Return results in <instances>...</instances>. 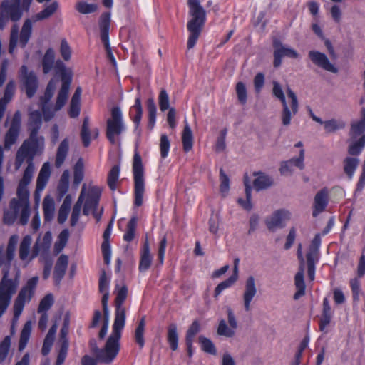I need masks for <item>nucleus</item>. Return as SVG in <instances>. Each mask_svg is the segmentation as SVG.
<instances>
[{
    "instance_id": "f257e3e1",
    "label": "nucleus",
    "mask_w": 365,
    "mask_h": 365,
    "mask_svg": "<svg viewBox=\"0 0 365 365\" xmlns=\"http://www.w3.org/2000/svg\"><path fill=\"white\" fill-rule=\"evenodd\" d=\"M44 149V138L36 140L29 137L17 150L14 162L15 169L19 170L24 163H27V166L18 183L16 197L11 198L9 209L4 212L3 220L5 224L13 225L17 219L22 225L28 223L31 214L29 185L35 172L33 161L35 156L43 153Z\"/></svg>"
},
{
    "instance_id": "f03ea898",
    "label": "nucleus",
    "mask_w": 365,
    "mask_h": 365,
    "mask_svg": "<svg viewBox=\"0 0 365 365\" xmlns=\"http://www.w3.org/2000/svg\"><path fill=\"white\" fill-rule=\"evenodd\" d=\"M101 195V190L98 187L89 186L84 184L82 187L81 194L76 202L71 217V225L75 226L80 217L81 207L83 204V213L88 215L92 212L97 222L100 221L103 209L98 208V202Z\"/></svg>"
},
{
    "instance_id": "7ed1b4c3",
    "label": "nucleus",
    "mask_w": 365,
    "mask_h": 365,
    "mask_svg": "<svg viewBox=\"0 0 365 365\" xmlns=\"http://www.w3.org/2000/svg\"><path fill=\"white\" fill-rule=\"evenodd\" d=\"M42 68L44 74H48L53 69L56 74L61 76V87L56 98V110L61 109L66 104L71 83V71L66 69L61 60L55 61V51L53 48L46 50L42 58Z\"/></svg>"
},
{
    "instance_id": "20e7f679",
    "label": "nucleus",
    "mask_w": 365,
    "mask_h": 365,
    "mask_svg": "<svg viewBox=\"0 0 365 365\" xmlns=\"http://www.w3.org/2000/svg\"><path fill=\"white\" fill-rule=\"evenodd\" d=\"M124 327V324L113 322L112 333L106 340L104 346L99 349L97 346H95L93 348L96 360L88 356H85L82 359V365H97V362L106 364H110L119 353L121 331Z\"/></svg>"
},
{
    "instance_id": "39448f33",
    "label": "nucleus",
    "mask_w": 365,
    "mask_h": 365,
    "mask_svg": "<svg viewBox=\"0 0 365 365\" xmlns=\"http://www.w3.org/2000/svg\"><path fill=\"white\" fill-rule=\"evenodd\" d=\"M124 327V324L113 322L112 333L106 340L104 346L99 349L97 346H95L93 348L96 360L88 356H85L82 359V365H97V362L106 364H110L119 353L121 331Z\"/></svg>"
},
{
    "instance_id": "423d86ee",
    "label": "nucleus",
    "mask_w": 365,
    "mask_h": 365,
    "mask_svg": "<svg viewBox=\"0 0 365 365\" xmlns=\"http://www.w3.org/2000/svg\"><path fill=\"white\" fill-rule=\"evenodd\" d=\"M272 85V94L280 101L282 105V110L280 115L282 124L286 127L289 126L291 124L292 117H294L299 110V102L297 95L287 86L286 92L288 100H287L280 83L274 81Z\"/></svg>"
},
{
    "instance_id": "0eeeda50",
    "label": "nucleus",
    "mask_w": 365,
    "mask_h": 365,
    "mask_svg": "<svg viewBox=\"0 0 365 365\" xmlns=\"http://www.w3.org/2000/svg\"><path fill=\"white\" fill-rule=\"evenodd\" d=\"M189 14L192 17L187 23V30L190 36L187 40L188 49L192 48L200 36V32L205 24L206 13L200 4L199 0H189Z\"/></svg>"
},
{
    "instance_id": "6e6552de",
    "label": "nucleus",
    "mask_w": 365,
    "mask_h": 365,
    "mask_svg": "<svg viewBox=\"0 0 365 365\" xmlns=\"http://www.w3.org/2000/svg\"><path fill=\"white\" fill-rule=\"evenodd\" d=\"M39 282L38 276L27 279L22 286L14 303V320L18 321L26 304L29 303L35 294Z\"/></svg>"
},
{
    "instance_id": "1a4fd4ad",
    "label": "nucleus",
    "mask_w": 365,
    "mask_h": 365,
    "mask_svg": "<svg viewBox=\"0 0 365 365\" xmlns=\"http://www.w3.org/2000/svg\"><path fill=\"white\" fill-rule=\"evenodd\" d=\"M21 272L19 269H15L14 277L5 269L0 281V302L9 307L12 297L16 294L19 285Z\"/></svg>"
},
{
    "instance_id": "9d476101",
    "label": "nucleus",
    "mask_w": 365,
    "mask_h": 365,
    "mask_svg": "<svg viewBox=\"0 0 365 365\" xmlns=\"http://www.w3.org/2000/svg\"><path fill=\"white\" fill-rule=\"evenodd\" d=\"M125 130L123 114L118 107L111 110V117L107 120L106 136L112 144H116L118 137Z\"/></svg>"
},
{
    "instance_id": "9b49d317",
    "label": "nucleus",
    "mask_w": 365,
    "mask_h": 365,
    "mask_svg": "<svg viewBox=\"0 0 365 365\" xmlns=\"http://www.w3.org/2000/svg\"><path fill=\"white\" fill-rule=\"evenodd\" d=\"M133 177L135 181V205L138 207L143 204V197L145 191L143 178V168L141 158L139 154L135 153L133 165Z\"/></svg>"
},
{
    "instance_id": "f8f14e48",
    "label": "nucleus",
    "mask_w": 365,
    "mask_h": 365,
    "mask_svg": "<svg viewBox=\"0 0 365 365\" xmlns=\"http://www.w3.org/2000/svg\"><path fill=\"white\" fill-rule=\"evenodd\" d=\"M21 16L20 0L4 1L0 7V29H4L9 19L16 21L21 19Z\"/></svg>"
},
{
    "instance_id": "ddd939ff",
    "label": "nucleus",
    "mask_w": 365,
    "mask_h": 365,
    "mask_svg": "<svg viewBox=\"0 0 365 365\" xmlns=\"http://www.w3.org/2000/svg\"><path fill=\"white\" fill-rule=\"evenodd\" d=\"M116 297L115 299V311L114 323L125 324L126 309L123 305L128 295V288L125 285L116 284L115 288Z\"/></svg>"
},
{
    "instance_id": "4468645a",
    "label": "nucleus",
    "mask_w": 365,
    "mask_h": 365,
    "mask_svg": "<svg viewBox=\"0 0 365 365\" xmlns=\"http://www.w3.org/2000/svg\"><path fill=\"white\" fill-rule=\"evenodd\" d=\"M18 242V237L12 235L8 242L6 247L0 246V269L2 268V274H4L5 269L10 273L11 262L15 256L16 247Z\"/></svg>"
},
{
    "instance_id": "2eb2a0df",
    "label": "nucleus",
    "mask_w": 365,
    "mask_h": 365,
    "mask_svg": "<svg viewBox=\"0 0 365 365\" xmlns=\"http://www.w3.org/2000/svg\"><path fill=\"white\" fill-rule=\"evenodd\" d=\"M290 219L291 212L289 210L282 209L276 210L269 216L265 220V224L269 231L274 232L277 229L284 227Z\"/></svg>"
},
{
    "instance_id": "dca6fc26",
    "label": "nucleus",
    "mask_w": 365,
    "mask_h": 365,
    "mask_svg": "<svg viewBox=\"0 0 365 365\" xmlns=\"http://www.w3.org/2000/svg\"><path fill=\"white\" fill-rule=\"evenodd\" d=\"M21 123V113L16 111L13 116L10 128L4 137V149L9 150L16 143L20 133Z\"/></svg>"
},
{
    "instance_id": "f3484780",
    "label": "nucleus",
    "mask_w": 365,
    "mask_h": 365,
    "mask_svg": "<svg viewBox=\"0 0 365 365\" xmlns=\"http://www.w3.org/2000/svg\"><path fill=\"white\" fill-rule=\"evenodd\" d=\"M50 176L51 165L48 162H46L43 164L36 180V187L34 192V200L36 207H38L39 205L41 192L46 187L49 180Z\"/></svg>"
},
{
    "instance_id": "a211bd4d",
    "label": "nucleus",
    "mask_w": 365,
    "mask_h": 365,
    "mask_svg": "<svg viewBox=\"0 0 365 365\" xmlns=\"http://www.w3.org/2000/svg\"><path fill=\"white\" fill-rule=\"evenodd\" d=\"M19 76L26 95L29 98L32 97L38 88L36 76L33 71H29L26 66H22L20 69Z\"/></svg>"
},
{
    "instance_id": "6ab92c4d",
    "label": "nucleus",
    "mask_w": 365,
    "mask_h": 365,
    "mask_svg": "<svg viewBox=\"0 0 365 365\" xmlns=\"http://www.w3.org/2000/svg\"><path fill=\"white\" fill-rule=\"evenodd\" d=\"M274 46V66L279 67L282 63V58L284 56L290 58H298L299 53L293 48L283 45L280 41L275 40Z\"/></svg>"
},
{
    "instance_id": "aec40b11",
    "label": "nucleus",
    "mask_w": 365,
    "mask_h": 365,
    "mask_svg": "<svg viewBox=\"0 0 365 365\" xmlns=\"http://www.w3.org/2000/svg\"><path fill=\"white\" fill-rule=\"evenodd\" d=\"M309 58L314 65L327 71L333 73L338 72L336 66L330 62L328 57L323 53L317 51H310L309 52Z\"/></svg>"
},
{
    "instance_id": "412c9836",
    "label": "nucleus",
    "mask_w": 365,
    "mask_h": 365,
    "mask_svg": "<svg viewBox=\"0 0 365 365\" xmlns=\"http://www.w3.org/2000/svg\"><path fill=\"white\" fill-rule=\"evenodd\" d=\"M257 292L255 279L253 276H249L245 284V289L242 294V300L245 310L249 312L251 309V302Z\"/></svg>"
},
{
    "instance_id": "4be33fe9",
    "label": "nucleus",
    "mask_w": 365,
    "mask_h": 365,
    "mask_svg": "<svg viewBox=\"0 0 365 365\" xmlns=\"http://www.w3.org/2000/svg\"><path fill=\"white\" fill-rule=\"evenodd\" d=\"M42 125V115L38 110L31 112L29 118V130L30 131L29 138L40 140L44 138L43 136L38 135V132Z\"/></svg>"
},
{
    "instance_id": "5701e85b",
    "label": "nucleus",
    "mask_w": 365,
    "mask_h": 365,
    "mask_svg": "<svg viewBox=\"0 0 365 365\" xmlns=\"http://www.w3.org/2000/svg\"><path fill=\"white\" fill-rule=\"evenodd\" d=\"M32 242V238L29 235L25 236L20 244L19 247V257L22 261L30 262L32 259L36 257L38 255L37 245L34 247V251L30 255V247Z\"/></svg>"
},
{
    "instance_id": "b1692460",
    "label": "nucleus",
    "mask_w": 365,
    "mask_h": 365,
    "mask_svg": "<svg viewBox=\"0 0 365 365\" xmlns=\"http://www.w3.org/2000/svg\"><path fill=\"white\" fill-rule=\"evenodd\" d=\"M329 192L324 188L319 191L314 199L313 204V216L317 217L319 213L322 212L328 205Z\"/></svg>"
},
{
    "instance_id": "393cba45",
    "label": "nucleus",
    "mask_w": 365,
    "mask_h": 365,
    "mask_svg": "<svg viewBox=\"0 0 365 365\" xmlns=\"http://www.w3.org/2000/svg\"><path fill=\"white\" fill-rule=\"evenodd\" d=\"M68 256L64 254L61 255L57 259L53 271V279L56 283H60L63 278L68 268Z\"/></svg>"
},
{
    "instance_id": "a878e982",
    "label": "nucleus",
    "mask_w": 365,
    "mask_h": 365,
    "mask_svg": "<svg viewBox=\"0 0 365 365\" xmlns=\"http://www.w3.org/2000/svg\"><path fill=\"white\" fill-rule=\"evenodd\" d=\"M110 14L103 13L101 16L99 26L101 30V38L104 43L105 47L108 48L109 29L110 25Z\"/></svg>"
},
{
    "instance_id": "bb28decb",
    "label": "nucleus",
    "mask_w": 365,
    "mask_h": 365,
    "mask_svg": "<svg viewBox=\"0 0 365 365\" xmlns=\"http://www.w3.org/2000/svg\"><path fill=\"white\" fill-rule=\"evenodd\" d=\"M153 260L150 251V247L148 240H145L140 255V260L139 263L140 272L147 271L151 264Z\"/></svg>"
},
{
    "instance_id": "cd10ccee",
    "label": "nucleus",
    "mask_w": 365,
    "mask_h": 365,
    "mask_svg": "<svg viewBox=\"0 0 365 365\" xmlns=\"http://www.w3.org/2000/svg\"><path fill=\"white\" fill-rule=\"evenodd\" d=\"M69 150V140L68 138L63 139L59 144L55 159V166L60 168L64 163Z\"/></svg>"
},
{
    "instance_id": "c85d7f7f",
    "label": "nucleus",
    "mask_w": 365,
    "mask_h": 365,
    "mask_svg": "<svg viewBox=\"0 0 365 365\" xmlns=\"http://www.w3.org/2000/svg\"><path fill=\"white\" fill-rule=\"evenodd\" d=\"M81 88H77L75 91L74 94L72 96L68 113L71 118H76L78 116L81 110Z\"/></svg>"
},
{
    "instance_id": "c756f323",
    "label": "nucleus",
    "mask_w": 365,
    "mask_h": 365,
    "mask_svg": "<svg viewBox=\"0 0 365 365\" xmlns=\"http://www.w3.org/2000/svg\"><path fill=\"white\" fill-rule=\"evenodd\" d=\"M273 185V179L264 173H259L253 181L256 190L259 191L269 188Z\"/></svg>"
},
{
    "instance_id": "7c9ffc66",
    "label": "nucleus",
    "mask_w": 365,
    "mask_h": 365,
    "mask_svg": "<svg viewBox=\"0 0 365 365\" xmlns=\"http://www.w3.org/2000/svg\"><path fill=\"white\" fill-rule=\"evenodd\" d=\"M182 142L183 149L185 152L190 151L193 145V135L192 131L187 121L185 120V127L182 134Z\"/></svg>"
},
{
    "instance_id": "2f4dec72",
    "label": "nucleus",
    "mask_w": 365,
    "mask_h": 365,
    "mask_svg": "<svg viewBox=\"0 0 365 365\" xmlns=\"http://www.w3.org/2000/svg\"><path fill=\"white\" fill-rule=\"evenodd\" d=\"M294 284L297 291L294 294V298L298 299L305 294L306 286L304 281V267L302 265H301L299 271L295 275Z\"/></svg>"
},
{
    "instance_id": "473e14b6",
    "label": "nucleus",
    "mask_w": 365,
    "mask_h": 365,
    "mask_svg": "<svg viewBox=\"0 0 365 365\" xmlns=\"http://www.w3.org/2000/svg\"><path fill=\"white\" fill-rule=\"evenodd\" d=\"M43 210L45 220H51L55 213V202L53 197L50 195H46L44 197L43 201Z\"/></svg>"
},
{
    "instance_id": "72a5a7b5",
    "label": "nucleus",
    "mask_w": 365,
    "mask_h": 365,
    "mask_svg": "<svg viewBox=\"0 0 365 365\" xmlns=\"http://www.w3.org/2000/svg\"><path fill=\"white\" fill-rule=\"evenodd\" d=\"M32 329V324L31 321H28L25 323L20 336L19 349L20 351H23L30 339L31 332Z\"/></svg>"
},
{
    "instance_id": "f704fd0d",
    "label": "nucleus",
    "mask_w": 365,
    "mask_h": 365,
    "mask_svg": "<svg viewBox=\"0 0 365 365\" xmlns=\"http://www.w3.org/2000/svg\"><path fill=\"white\" fill-rule=\"evenodd\" d=\"M130 115H131L135 125L138 126L140 123L143 115V108L140 96L136 97L135 104L130 109Z\"/></svg>"
},
{
    "instance_id": "c9c22d12",
    "label": "nucleus",
    "mask_w": 365,
    "mask_h": 365,
    "mask_svg": "<svg viewBox=\"0 0 365 365\" xmlns=\"http://www.w3.org/2000/svg\"><path fill=\"white\" fill-rule=\"evenodd\" d=\"M69 238V232L67 229L62 230L53 246V252L55 255L59 254L66 247Z\"/></svg>"
},
{
    "instance_id": "e433bc0d",
    "label": "nucleus",
    "mask_w": 365,
    "mask_h": 365,
    "mask_svg": "<svg viewBox=\"0 0 365 365\" xmlns=\"http://www.w3.org/2000/svg\"><path fill=\"white\" fill-rule=\"evenodd\" d=\"M58 83L56 79L52 78L48 83L45 93L43 96L41 97L40 103L48 104L53 96L56 88Z\"/></svg>"
},
{
    "instance_id": "4c0bfd02",
    "label": "nucleus",
    "mask_w": 365,
    "mask_h": 365,
    "mask_svg": "<svg viewBox=\"0 0 365 365\" xmlns=\"http://www.w3.org/2000/svg\"><path fill=\"white\" fill-rule=\"evenodd\" d=\"M168 342L173 351L177 350L178 346V335L177 326L175 324H171L168 327Z\"/></svg>"
},
{
    "instance_id": "58836bf2",
    "label": "nucleus",
    "mask_w": 365,
    "mask_h": 365,
    "mask_svg": "<svg viewBox=\"0 0 365 365\" xmlns=\"http://www.w3.org/2000/svg\"><path fill=\"white\" fill-rule=\"evenodd\" d=\"M81 138L83 145L85 147H88L90 145L91 140V132L90 130L88 117H86L83 119L81 130Z\"/></svg>"
},
{
    "instance_id": "ea45409f",
    "label": "nucleus",
    "mask_w": 365,
    "mask_h": 365,
    "mask_svg": "<svg viewBox=\"0 0 365 365\" xmlns=\"http://www.w3.org/2000/svg\"><path fill=\"white\" fill-rule=\"evenodd\" d=\"M359 160L356 158L348 157L344 160V170L345 173L352 178L355 170L359 165Z\"/></svg>"
},
{
    "instance_id": "a19ab883",
    "label": "nucleus",
    "mask_w": 365,
    "mask_h": 365,
    "mask_svg": "<svg viewBox=\"0 0 365 365\" xmlns=\"http://www.w3.org/2000/svg\"><path fill=\"white\" fill-rule=\"evenodd\" d=\"M58 8V4L56 1L48 5L43 11L34 16L35 21L43 20L51 16Z\"/></svg>"
},
{
    "instance_id": "79ce46f5",
    "label": "nucleus",
    "mask_w": 365,
    "mask_h": 365,
    "mask_svg": "<svg viewBox=\"0 0 365 365\" xmlns=\"http://www.w3.org/2000/svg\"><path fill=\"white\" fill-rule=\"evenodd\" d=\"M365 131V109L362 110V118L351 124V135L356 138Z\"/></svg>"
},
{
    "instance_id": "37998d69",
    "label": "nucleus",
    "mask_w": 365,
    "mask_h": 365,
    "mask_svg": "<svg viewBox=\"0 0 365 365\" xmlns=\"http://www.w3.org/2000/svg\"><path fill=\"white\" fill-rule=\"evenodd\" d=\"M69 171L66 170L63 172L58 185V192L61 197H63L68 190L69 187Z\"/></svg>"
},
{
    "instance_id": "c03bdc74",
    "label": "nucleus",
    "mask_w": 365,
    "mask_h": 365,
    "mask_svg": "<svg viewBox=\"0 0 365 365\" xmlns=\"http://www.w3.org/2000/svg\"><path fill=\"white\" fill-rule=\"evenodd\" d=\"M32 31V24L30 20H26L21 29L20 34V44L24 47L27 43Z\"/></svg>"
},
{
    "instance_id": "a18cd8bd",
    "label": "nucleus",
    "mask_w": 365,
    "mask_h": 365,
    "mask_svg": "<svg viewBox=\"0 0 365 365\" xmlns=\"http://www.w3.org/2000/svg\"><path fill=\"white\" fill-rule=\"evenodd\" d=\"M235 329L230 325L228 326L225 319H221L219 322L217 332L220 336L230 338L235 336Z\"/></svg>"
},
{
    "instance_id": "49530a36",
    "label": "nucleus",
    "mask_w": 365,
    "mask_h": 365,
    "mask_svg": "<svg viewBox=\"0 0 365 365\" xmlns=\"http://www.w3.org/2000/svg\"><path fill=\"white\" fill-rule=\"evenodd\" d=\"M145 318L143 317L140 321L138 323V327L135 329V339L136 343L139 345L140 348H143L145 344L144 341V331H145Z\"/></svg>"
},
{
    "instance_id": "de8ad7c7",
    "label": "nucleus",
    "mask_w": 365,
    "mask_h": 365,
    "mask_svg": "<svg viewBox=\"0 0 365 365\" xmlns=\"http://www.w3.org/2000/svg\"><path fill=\"white\" fill-rule=\"evenodd\" d=\"M147 108L148 111V126L152 129L155 124L157 111L156 106L153 99L150 98L148 100Z\"/></svg>"
},
{
    "instance_id": "09e8293b",
    "label": "nucleus",
    "mask_w": 365,
    "mask_h": 365,
    "mask_svg": "<svg viewBox=\"0 0 365 365\" xmlns=\"http://www.w3.org/2000/svg\"><path fill=\"white\" fill-rule=\"evenodd\" d=\"M324 127L327 133H334L345 127V123L342 120L331 119L324 123Z\"/></svg>"
},
{
    "instance_id": "8fccbe9b",
    "label": "nucleus",
    "mask_w": 365,
    "mask_h": 365,
    "mask_svg": "<svg viewBox=\"0 0 365 365\" xmlns=\"http://www.w3.org/2000/svg\"><path fill=\"white\" fill-rule=\"evenodd\" d=\"M120 169L118 166H113L110 170L108 175V185L112 190H115L117 187V182L119 178Z\"/></svg>"
},
{
    "instance_id": "3c124183",
    "label": "nucleus",
    "mask_w": 365,
    "mask_h": 365,
    "mask_svg": "<svg viewBox=\"0 0 365 365\" xmlns=\"http://www.w3.org/2000/svg\"><path fill=\"white\" fill-rule=\"evenodd\" d=\"M138 219L136 217H133L127 225V230L123 235L124 240L130 242L135 237V232L137 225Z\"/></svg>"
},
{
    "instance_id": "603ef678",
    "label": "nucleus",
    "mask_w": 365,
    "mask_h": 365,
    "mask_svg": "<svg viewBox=\"0 0 365 365\" xmlns=\"http://www.w3.org/2000/svg\"><path fill=\"white\" fill-rule=\"evenodd\" d=\"M76 9L83 14L95 12L98 9L96 4H88L85 1H79L76 4Z\"/></svg>"
},
{
    "instance_id": "864d4df0",
    "label": "nucleus",
    "mask_w": 365,
    "mask_h": 365,
    "mask_svg": "<svg viewBox=\"0 0 365 365\" xmlns=\"http://www.w3.org/2000/svg\"><path fill=\"white\" fill-rule=\"evenodd\" d=\"M200 331V324L195 321L188 329L186 334V344L190 348L195 335Z\"/></svg>"
},
{
    "instance_id": "5fc2aeb1",
    "label": "nucleus",
    "mask_w": 365,
    "mask_h": 365,
    "mask_svg": "<svg viewBox=\"0 0 365 365\" xmlns=\"http://www.w3.org/2000/svg\"><path fill=\"white\" fill-rule=\"evenodd\" d=\"M365 147V134L358 140L353 142L349 148V153L352 155H359Z\"/></svg>"
},
{
    "instance_id": "6e6d98bb",
    "label": "nucleus",
    "mask_w": 365,
    "mask_h": 365,
    "mask_svg": "<svg viewBox=\"0 0 365 365\" xmlns=\"http://www.w3.org/2000/svg\"><path fill=\"white\" fill-rule=\"evenodd\" d=\"M109 284L110 279L107 277L106 272H103L99 279V290L103 294L102 297H104L106 294L107 301H108L109 298Z\"/></svg>"
},
{
    "instance_id": "4d7b16f0",
    "label": "nucleus",
    "mask_w": 365,
    "mask_h": 365,
    "mask_svg": "<svg viewBox=\"0 0 365 365\" xmlns=\"http://www.w3.org/2000/svg\"><path fill=\"white\" fill-rule=\"evenodd\" d=\"M53 297L51 294H46L40 302L38 312H46L52 307Z\"/></svg>"
},
{
    "instance_id": "13d9d810",
    "label": "nucleus",
    "mask_w": 365,
    "mask_h": 365,
    "mask_svg": "<svg viewBox=\"0 0 365 365\" xmlns=\"http://www.w3.org/2000/svg\"><path fill=\"white\" fill-rule=\"evenodd\" d=\"M11 341V336H6L0 343V361H4L6 358L10 349Z\"/></svg>"
},
{
    "instance_id": "bf43d9fd",
    "label": "nucleus",
    "mask_w": 365,
    "mask_h": 365,
    "mask_svg": "<svg viewBox=\"0 0 365 365\" xmlns=\"http://www.w3.org/2000/svg\"><path fill=\"white\" fill-rule=\"evenodd\" d=\"M199 341L204 351L213 355L216 354L215 345L209 339L201 336L199 337Z\"/></svg>"
},
{
    "instance_id": "052dcab7",
    "label": "nucleus",
    "mask_w": 365,
    "mask_h": 365,
    "mask_svg": "<svg viewBox=\"0 0 365 365\" xmlns=\"http://www.w3.org/2000/svg\"><path fill=\"white\" fill-rule=\"evenodd\" d=\"M68 350V340L67 338H65L61 341V346L57 357L56 365H61L64 362L67 356Z\"/></svg>"
},
{
    "instance_id": "680f3d73",
    "label": "nucleus",
    "mask_w": 365,
    "mask_h": 365,
    "mask_svg": "<svg viewBox=\"0 0 365 365\" xmlns=\"http://www.w3.org/2000/svg\"><path fill=\"white\" fill-rule=\"evenodd\" d=\"M236 282V277H230L227 279L220 283L215 289V297H217L218 295L221 294V292L232 287Z\"/></svg>"
},
{
    "instance_id": "e2e57ef3",
    "label": "nucleus",
    "mask_w": 365,
    "mask_h": 365,
    "mask_svg": "<svg viewBox=\"0 0 365 365\" xmlns=\"http://www.w3.org/2000/svg\"><path fill=\"white\" fill-rule=\"evenodd\" d=\"M42 113L43 115V119L45 121L51 120L55 115L56 111L60 110L61 109L56 110V103L54 105L53 108H52L48 103L41 105Z\"/></svg>"
},
{
    "instance_id": "0e129e2a",
    "label": "nucleus",
    "mask_w": 365,
    "mask_h": 365,
    "mask_svg": "<svg viewBox=\"0 0 365 365\" xmlns=\"http://www.w3.org/2000/svg\"><path fill=\"white\" fill-rule=\"evenodd\" d=\"M59 52L61 57L66 61H68L71 58V48L66 39H63L61 42Z\"/></svg>"
},
{
    "instance_id": "69168bd1",
    "label": "nucleus",
    "mask_w": 365,
    "mask_h": 365,
    "mask_svg": "<svg viewBox=\"0 0 365 365\" xmlns=\"http://www.w3.org/2000/svg\"><path fill=\"white\" fill-rule=\"evenodd\" d=\"M15 91V84L13 81H10L4 91V96L0 99L1 102L7 104L12 98Z\"/></svg>"
},
{
    "instance_id": "338daca9",
    "label": "nucleus",
    "mask_w": 365,
    "mask_h": 365,
    "mask_svg": "<svg viewBox=\"0 0 365 365\" xmlns=\"http://www.w3.org/2000/svg\"><path fill=\"white\" fill-rule=\"evenodd\" d=\"M158 103L161 111H165L169 108V96L165 90L162 89L158 96Z\"/></svg>"
},
{
    "instance_id": "774afa93",
    "label": "nucleus",
    "mask_w": 365,
    "mask_h": 365,
    "mask_svg": "<svg viewBox=\"0 0 365 365\" xmlns=\"http://www.w3.org/2000/svg\"><path fill=\"white\" fill-rule=\"evenodd\" d=\"M220 192L222 195H226L230 189V180L227 175L225 173L224 170L221 168L220 170Z\"/></svg>"
}]
</instances>
